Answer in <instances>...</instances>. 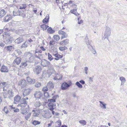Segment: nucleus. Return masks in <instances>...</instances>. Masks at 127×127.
<instances>
[{"label": "nucleus", "instance_id": "nucleus-60", "mask_svg": "<svg viewBox=\"0 0 127 127\" xmlns=\"http://www.w3.org/2000/svg\"><path fill=\"white\" fill-rule=\"evenodd\" d=\"M88 48L91 50H92V49H93V47L91 45H87Z\"/></svg>", "mask_w": 127, "mask_h": 127}, {"label": "nucleus", "instance_id": "nucleus-11", "mask_svg": "<svg viewBox=\"0 0 127 127\" xmlns=\"http://www.w3.org/2000/svg\"><path fill=\"white\" fill-rule=\"evenodd\" d=\"M0 70L2 72H7L8 71V69L7 66L3 65L1 66Z\"/></svg>", "mask_w": 127, "mask_h": 127}, {"label": "nucleus", "instance_id": "nucleus-28", "mask_svg": "<svg viewBox=\"0 0 127 127\" xmlns=\"http://www.w3.org/2000/svg\"><path fill=\"white\" fill-rule=\"evenodd\" d=\"M6 13L5 10L3 9L0 11V18L3 17Z\"/></svg>", "mask_w": 127, "mask_h": 127}, {"label": "nucleus", "instance_id": "nucleus-10", "mask_svg": "<svg viewBox=\"0 0 127 127\" xmlns=\"http://www.w3.org/2000/svg\"><path fill=\"white\" fill-rule=\"evenodd\" d=\"M70 86V85L66 83H64L62 85L61 88L63 90H65L67 89Z\"/></svg>", "mask_w": 127, "mask_h": 127}, {"label": "nucleus", "instance_id": "nucleus-57", "mask_svg": "<svg viewBox=\"0 0 127 127\" xmlns=\"http://www.w3.org/2000/svg\"><path fill=\"white\" fill-rule=\"evenodd\" d=\"M85 39H87V40L86 41V44L87 45H90V43L89 40L88 39V37L87 36L86 37Z\"/></svg>", "mask_w": 127, "mask_h": 127}, {"label": "nucleus", "instance_id": "nucleus-31", "mask_svg": "<svg viewBox=\"0 0 127 127\" xmlns=\"http://www.w3.org/2000/svg\"><path fill=\"white\" fill-rule=\"evenodd\" d=\"M61 125V120L58 121L56 123L55 127H59Z\"/></svg>", "mask_w": 127, "mask_h": 127}, {"label": "nucleus", "instance_id": "nucleus-3", "mask_svg": "<svg viewBox=\"0 0 127 127\" xmlns=\"http://www.w3.org/2000/svg\"><path fill=\"white\" fill-rule=\"evenodd\" d=\"M25 55L26 57V62L30 63L33 62L35 60V58L33 56H32L31 53L29 52L25 53Z\"/></svg>", "mask_w": 127, "mask_h": 127}, {"label": "nucleus", "instance_id": "nucleus-1", "mask_svg": "<svg viewBox=\"0 0 127 127\" xmlns=\"http://www.w3.org/2000/svg\"><path fill=\"white\" fill-rule=\"evenodd\" d=\"M3 97L4 98H10L13 96V94L11 90H9L6 87L3 88Z\"/></svg>", "mask_w": 127, "mask_h": 127}, {"label": "nucleus", "instance_id": "nucleus-5", "mask_svg": "<svg viewBox=\"0 0 127 127\" xmlns=\"http://www.w3.org/2000/svg\"><path fill=\"white\" fill-rule=\"evenodd\" d=\"M28 98L27 97H24L21 100L20 102L21 103L18 104V106L22 107L23 106V104H27V102L26 101V100H28Z\"/></svg>", "mask_w": 127, "mask_h": 127}, {"label": "nucleus", "instance_id": "nucleus-44", "mask_svg": "<svg viewBox=\"0 0 127 127\" xmlns=\"http://www.w3.org/2000/svg\"><path fill=\"white\" fill-rule=\"evenodd\" d=\"M88 68L86 66L84 67V72L85 74L86 75L88 73Z\"/></svg>", "mask_w": 127, "mask_h": 127}, {"label": "nucleus", "instance_id": "nucleus-35", "mask_svg": "<svg viewBox=\"0 0 127 127\" xmlns=\"http://www.w3.org/2000/svg\"><path fill=\"white\" fill-rule=\"evenodd\" d=\"M40 123V122L35 120H34L32 123V124L35 126L39 125Z\"/></svg>", "mask_w": 127, "mask_h": 127}, {"label": "nucleus", "instance_id": "nucleus-54", "mask_svg": "<svg viewBox=\"0 0 127 127\" xmlns=\"http://www.w3.org/2000/svg\"><path fill=\"white\" fill-rule=\"evenodd\" d=\"M44 95L45 96L46 98H48L49 97V95L48 93L46 92L44 93Z\"/></svg>", "mask_w": 127, "mask_h": 127}, {"label": "nucleus", "instance_id": "nucleus-55", "mask_svg": "<svg viewBox=\"0 0 127 127\" xmlns=\"http://www.w3.org/2000/svg\"><path fill=\"white\" fill-rule=\"evenodd\" d=\"M52 49L53 50V52H54L56 53L57 52V49L55 47H52Z\"/></svg>", "mask_w": 127, "mask_h": 127}, {"label": "nucleus", "instance_id": "nucleus-32", "mask_svg": "<svg viewBox=\"0 0 127 127\" xmlns=\"http://www.w3.org/2000/svg\"><path fill=\"white\" fill-rule=\"evenodd\" d=\"M49 27V26H48L44 24H43L41 26V28L43 30H46Z\"/></svg>", "mask_w": 127, "mask_h": 127}, {"label": "nucleus", "instance_id": "nucleus-21", "mask_svg": "<svg viewBox=\"0 0 127 127\" xmlns=\"http://www.w3.org/2000/svg\"><path fill=\"white\" fill-rule=\"evenodd\" d=\"M62 76L60 74H56V76L54 78V80H61L62 78Z\"/></svg>", "mask_w": 127, "mask_h": 127}, {"label": "nucleus", "instance_id": "nucleus-50", "mask_svg": "<svg viewBox=\"0 0 127 127\" xmlns=\"http://www.w3.org/2000/svg\"><path fill=\"white\" fill-rule=\"evenodd\" d=\"M6 83L4 82H1L0 83V85L2 86L3 87H6L5 86L6 85Z\"/></svg>", "mask_w": 127, "mask_h": 127}, {"label": "nucleus", "instance_id": "nucleus-52", "mask_svg": "<svg viewBox=\"0 0 127 127\" xmlns=\"http://www.w3.org/2000/svg\"><path fill=\"white\" fill-rule=\"evenodd\" d=\"M48 101L51 102H54L56 101L54 99H48Z\"/></svg>", "mask_w": 127, "mask_h": 127}, {"label": "nucleus", "instance_id": "nucleus-6", "mask_svg": "<svg viewBox=\"0 0 127 127\" xmlns=\"http://www.w3.org/2000/svg\"><path fill=\"white\" fill-rule=\"evenodd\" d=\"M50 64L49 62L45 59H43L41 60V64L43 66H48L50 65Z\"/></svg>", "mask_w": 127, "mask_h": 127}, {"label": "nucleus", "instance_id": "nucleus-63", "mask_svg": "<svg viewBox=\"0 0 127 127\" xmlns=\"http://www.w3.org/2000/svg\"><path fill=\"white\" fill-rule=\"evenodd\" d=\"M40 48L43 51H45V49L43 47L41 46L40 47Z\"/></svg>", "mask_w": 127, "mask_h": 127}, {"label": "nucleus", "instance_id": "nucleus-48", "mask_svg": "<svg viewBox=\"0 0 127 127\" xmlns=\"http://www.w3.org/2000/svg\"><path fill=\"white\" fill-rule=\"evenodd\" d=\"M55 41L53 40L50 41L49 42V44L50 46L53 45L55 43Z\"/></svg>", "mask_w": 127, "mask_h": 127}, {"label": "nucleus", "instance_id": "nucleus-40", "mask_svg": "<svg viewBox=\"0 0 127 127\" xmlns=\"http://www.w3.org/2000/svg\"><path fill=\"white\" fill-rule=\"evenodd\" d=\"M67 49V48L65 46H61L60 47H59V49L61 51H63L64 50H66Z\"/></svg>", "mask_w": 127, "mask_h": 127}, {"label": "nucleus", "instance_id": "nucleus-25", "mask_svg": "<svg viewBox=\"0 0 127 127\" xmlns=\"http://www.w3.org/2000/svg\"><path fill=\"white\" fill-rule=\"evenodd\" d=\"M49 16L48 15H47L46 16V17L44 19L43 21V22L44 23H45L46 24L48 23L49 20Z\"/></svg>", "mask_w": 127, "mask_h": 127}, {"label": "nucleus", "instance_id": "nucleus-59", "mask_svg": "<svg viewBox=\"0 0 127 127\" xmlns=\"http://www.w3.org/2000/svg\"><path fill=\"white\" fill-rule=\"evenodd\" d=\"M94 54H95L96 53V52L95 49H94L93 48L92 49V50H91Z\"/></svg>", "mask_w": 127, "mask_h": 127}, {"label": "nucleus", "instance_id": "nucleus-13", "mask_svg": "<svg viewBox=\"0 0 127 127\" xmlns=\"http://www.w3.org/2000/svg\"><path fill=\"white\" fill-rule=\"evenodd\" d=\"M53 55L56 57V58H54V59L56 60H59L60 59L62 58L63 57V55L62 54L60 55L58 53L53 54Z\"/></svg>", "mask_w": 127, "mask_h": 127}, {"label": "nucleus", "instance_id": "nucleus-47", "mask_svg": "<svg viewBox=\"0 0 127 127\" xmlns=\"http://www.w3.org/2000/svg\"><path fill=\"white\" fill-rule=\"evenodd\" d=\"M48 88L46 86L44 87L42 89V90L43 91L46 92L48 90Z\"/></svg>", "mask_w": 127, "mask_h": 127}, {"label": "nucleus", "instance_id": "nucleus-23", "mask_svg": "<svg viewBox=\"0 0 127 127\" xmlns=\"http://www.w3.org/2000/svg\"><path fill=\"white\" fill-rule=\"evenodd\" d=\"M23 39L21 37H19L16 39L15 40V43L17 44H19L23 41Z\"/></svg>", "mask_w": 127, "mask_h": 127}, {"label": "nucleus", "instance_id": "nucleus-43", "mask_svg": "<svg viewBox=\"0 0 127 127\" xmlns=\"http://www.w3.org/2000/svg\"><path fill=\"white\" fill-rule=\"evenodd\" d=\"M48 59L50 61H51L54 59V58L49 53H48Z\"/></svg>", "mask_w": 127, "mask_h": 127}, {"label": "nucleus", "instance_id": "nucleus-15", "mask_svg": "<svg viewBox=\"0 0 127 127\" xmlns=\"http://www.w3.org/2000/svg\"><path fill=\"white\" fill-rule=\"evenodd\" d=\"M30 91L31 90L29 88L25 90L23 93V95L25 97L26 96L29 95L30 92Z\"/></svg>", "mask_w": 127, "mask_h": 127}, {"label": "nucleus", "instance_id": "nucleus-7", "mask_svg": "<svg viewBox=\"0 0 127 127\" xmlns=\"http://www.w3.org/2000/svg\"><path fill=\"white\" fill-rule=\"evenodd\" d=\"M33 71L35 73L37 74H39L41 71V67L40 66L37 65L33 69Z\"/></svg>", "mask_w": 127, "mask_h": 127}, {"label": "nucleus", "instance_id": "nucleus-39", "mask_svg": "<svg viewBox=\"0 0 127 127\" xmlns=\"http://www.w3.org/2000/svg\"><path fill=\"white\" fill-rule=\"evenodd\" d=\"M62 36L61 37V39H62L64 38H66L68 37V35L67 33H66L65 32L62 35Z\"/></svg>", "mask_w": 127, "mask_h": 127}, {"label": "nucleus", "instance_id": "nucleus-26", "mask_svg": "<svg viewBox=\"0 0 127 127\" xmlns=\"http://www.w3.org/2000/svg\"><path fill=\"white\" fill-rule=\"evenodd\" d=\"M13 49V47L12 46H8L4 48V50L6 49L7 51L9 52L11 51Z\"/></svg>", "mask_w": 127, "mask_h": 127}, {"label": "nucleus", "instance_id": "nucleus-37", "mask_svg": "<svg viewBox=\"0 0 127 127\" xmlns=\"http://www.w3.org/2000/svg\"><path fill=\"white\" fill-rule=\"evenodd\" d=\"M76 85H77L78 88L81 89L82 87V86L80 83L79 82H77L75 84Z\"/></svg>", "mask_w": 127, "mask_h": 127}, {"label": "nucleus", "instance_id": "nucleus-36", "mask_svg": "<svg viewBox=\"0 0 127 127\" xmlns=\"http://www.w3.org/2000/svg\"><path fill=\"white\" fill-rule=\"evenodd\" d=\"M53 38L55 40L57 41H58L60 39V37L58 35H54L53 36Z\"/></svg>", "mask_w": 127, "mask_h": 127}, {"label": "nucleus", "instance_id": "nucleus-34", "mask_svg": "<svg viewBox=\"0 0 127 127\" xmlns=\"http://www.w3.org/2000/svg\"><path fill=\"white\" fill-rule=\"evenodd\" d=\"M42 105V103H40L39 101H36L34 105L36 107H39Z\"/></svg>", "mask_w": 127, "mask_h": 127}, {"label": "nucleus", "instance_id": "nucleus-8", "mask_svg": "<svg viewBox=\"0 0 127 127\" xmlns=\"http://www.w3.org/2000/svg\"><path fill=\"white\" fill-rule=\"evenodd\" d=\"M13 13L14 16L19 15L23 17L25 16L24 13L21 14L19 10H15L13 11Z\"/></svg>", "mask_w": 127, "mask_h": 127}, {"label": "nucleus", "instance_id": "nucleus-53", "mask_svg": "<svg viewBox=\"0 0 127 127\" xmlns=\"http://www.w3.org/2000/svg\"><path fill=\"white\" fill-rule=\"evenodd\" d=\"M41 83H36L35 86L36 87H39L41 86Z\"/></svg>", "mask_w": 127, "mask_h": 127}, {"label": "nucleus", "instance_id": "nucleus-41", "mask_svg": "<svg viewBox=\"0 0 127 127\" xmlns=\"http://www.w3.org/2000/svg\"><path fill=\"white\" fill-rule=\"evenodd\" d=\"M28 46L27 42H24L21 46V48H26Z\"/></svg>", "mask_w": 127, "mask_h": 127}, {"label": "nucleus", "instance_id": "nucleus-17", "mask_svg": "<svg viewBox=\"0 0 127 127\" xmlns=\"http://www.w3.org/2000/svg\"><path fill=\"white\" fill-rule=\"evenodd\" d=\"M27 82L30 84H33L35 82V81L34 79H32L29 77H27Z\"/></svg>", "mask_w": 127, "mask_h": 127}, {"label": "nucleus", "instance_id": "nucleus-38", "mask_svg": "<svg viewBox=\"0 0 127 127\" xmlns=\"http://www.w3.org/2000/svg\"><path fill=\"white\" fill-rule=\"evenodd\" d=\"M79 122L80 124H82L83 126L85 125L86 123V122L83 120H80L79 121Z\"/></svg>", "mask_w": 127, "mask_h": 127}, {"label": "nucleus", "instance_id": "nucleus-14", "mask_svg": "<svg viewBox=\"0 0 127 127\" xmlns=\"http://www.w3.org/2000/svg\"><path fill=\"white\" fill-rule=\"evenodd\" d=\"M21 61V58L19 57H18L14 60L13 63L14 64H17L18 65L20 63Z\"/></svg>", "mask_w": 127, "mask_h": 127}, {"label": "nucleus", "instance_id": "nucleus-46", "mask_svg": "<svg viewBox=\"0 0 127 127\" xmlns=\"http://www.w3.org/2000/svg\"><path fill=\"white\" fill-rule=\"evenodd\" d=\"M31 114L30 113H29L25 117V119L26 120H28L30 117Z\"/></svg>", "mask_w": 127, "mask_h": 127}, {"label": "nucleus", "instance_id": "nucleus-12", "mask_svg": "<svg viewBox=\"0 0 127 127\" xmlns=\"http://www.w3.org/2000/svg\"><path fill=\"white\" fill-rule=\"evenodd\" d=\"M12 18V16L10 14H8L4 18L3 21L4 22H7L11 19Z\"/></svg>", "mask_w": 127, "mask_h": 127}, {"label": "nucleus", "instance_id": "nucleus-4", "mask_svg": "<svg viewBox=\"0 0 127 127\" xmlns=\"http://www.w3.org/2000/svg\"><path fill=\"white\" fill-rule=\"evenodd\" d=\"M111 30L110 28L108 27H106L105 31L104 34V36L105 37L104 39L107 38L108 39V37L110 36L111 34Z\"/></svg>", "mask_w": 127, "mask_h": 127}, {"label": "nucleus", "instance_id": "nucleus-29", "mask_svg": "<svg viewBox=\"0 0 127 127\" xmlns=\"http://www.w3.org/2000/svg\"><path fill=\"white\" fill-rule=\"evenodd\" d=\"M120 79L121 81V85H123L126 81L125 78L123 77H120Z\"/></svg>", "mask_w": 127, "mask_h": 127}, {"label": "nucleus", "instance_id": "nucleus-58", "mask_svg": "<svg viewBox=\"0 0 127 127\" xmlns=\"http://www.w3.org/2000/svg\"><path fill=\"white\" fill-rule=\"evenodd\" d=\"M21 64L22 65H23L24 66H26L27 65V64L26 62H23Z\"/></svg>", "mask_w": 127, "mask_h": 127}, {"label": "nucleus", "instance_id": "nucleus-62", "mask_svg": "<svg viewBox=\"0 0 127 127\" xmlns=\"http://www.w3.org/2000/svg\"><path fill=\"white\" fill-rule=\"evenodd\" d=\"M13 111L15 112H17L19 111V109L18 108H16L13 110Z\"/></svg>", "mask_w": 127, "mask_h": 127}, {"label": "nucleus", "instance_id": "nucleus-42", "mask_svg": "<svg viewBox=\"0 0 127 127\" xmlns=\"http://www.w3.org/2000/svg\"><path fill=\"white\" fill-rule=\"evenodd\" d=\"M41 53V51L39 49H36L35 51V53L34 54H35V56L36 57L38 58V56H37V54H36L38 53Z\"/></svg>", "mask_w": 127, "mask_h": 127}, {"label": "nucleus", "instance_id": "nucleus-24", "mask_svg": "<svg viewBox=\"0 0 127 127\" xmlns=\"http://www.w3.org/2000/svg\"><path fill=\"white\" fill-rule=\"evenodd\" d=\"M54 86L53 84L51 82H49L47 84L46 87L50 89L53 88Z\"/></svg>", "mask_w": 127, "mask_h": 127}, {"label": "nucleus", "instance_id": "nucleus-9", "mask_svg": "<svg viewBox=\"0 0 127 127\" xmlns=\"http://www.w3.org/2000/svg\"><path fill=\"white\" fill-rule=\"evenodd\" d=\"M42 95V94L39 91H36L34 94V97L36 99L41 98Z\"/></svg>", "mask_w": 127, "mask_h": 127}, {"label": "nucleus", "instance_id": "nucleus-19", "mask_svg": "<svg viewBox=\"0 0 127 127\" xmlns=\"http://www.w3.org/2000/svg\"><path fill=\"white\" fill-rule=\"evenodd\" d=\"M26 81L25 80H22L20 81L19 85L21 86L22 87L25 86L26 85Z\"/></svg>", "mask_w": 127, "mask_h": 127}, {"label": "nucleus", "instance_id": "nucleus-22", "mask_svg": "<svg viewBox=\"0 0 127 127\" xmlns=\"http://www.w3.org/2000/svg\"><path fill=\"white\" fill-rule=\"evenodd\" d=\"M32 111L34 112L33 114L34 116L37 117L40 113V111L39 110H33Z\"/></svg>", "mask_w": 127, "mask_h": 127}, {"label": "nucleus", "instance_id": "nucleus-51", "mask_svg": "<svg viewBox=\"0 0 127 127\" xmlns=\"http://www.w3.org/2000/svg\"><path fill=\"white\" fill-rule=\"evenodd\" d=\"M65 32L62 31V30H60L58 32V34H59L62 35Z\"/></svg>", "mask_w": 127, "mask_h": 127}, {"label": "nucleus", "instance_id": "nucleus-27", "mask_svg": "<svg viewBox=\"0 0 127 127\" xmlns=\"http://www.w3.org/2000/svg\"><path fill=\"white\" fill-rule=\"evenodd\" d=\"M99 102L100 103V105L101 106V107L102 109H106V104L104 103L103 102L99 101Z\"/></svg>", "mask_w": 127, "mask_h": 127}, {"label": "nucleus", "instance_id": "nucleus-30", "mask_svg": "<svg viewBox=\"0 0 127 127\" xmlns=\"http://www.w3.org/2000/svg\"><path fill=\"white\" fill-rule=\"evenodd\" d=\"M47 31L48 33L50 34H52L55 32V31L53 30L51 27L47 29Z\"/></svg>", "mask_w": 127, "mask_h": 127}, {"label": "nucleus", "instance_id": "nucleus-56", "mask_svg": "<svg viewBox=\"0 0 127 127\" xmlns=\"http://www.w3.org/2000/svg\"><path fill=\"white\" fill-rule=\"evenodd\" d=\"M26 5H25V6L23 5H22L20 6L19 8L20 9H25L26 7V6H25Z\"/></svg>", "mask_w": 127, "mask_h": 127}, {"label": "nucleus", "instance_id": "nucleus-2", "mask_svg": "<svg viewBox=\"0 0 127 127\" xmlns=\"http://www.w3.org/2000/svg\"><path fill=\"white\" fill-rule=\"evenodd\" d=\"M10 33L7 32L4 33L3 36L5 38L4 42L6 44H10L13 40V37L10 36Z\"/></svg>", "mask_w": 127, "mask_h": 127}, {"label": "nucleus", "instance_id": "nucleus-20", "mask_svg": "<svg viewBox=\"0 0 127 127\" xmlns=\"http://www.w3.org/2000/svg\"><path fill=\"white\" fill-rule=\"evenodd\" d=\"M69 43V40L68 39H66L64 40L63 41H61L60 44L61 45H66Z\"/></svg>", "mask_w": 127, "mask_h": 127}, {"label": "nucleus", "instance_id": "nucleus-16", "mask_svg": "<svg viewBox=\"0 0 127 127\" xmlns=\"http://www.w3.org/2000/svg\"><path fill=\"white\" fill-rule=\"evenodd\" d=\"M48 71L51 73V74L54 73L55 72V70L53 67L51 66H48Z\"/></svg>", "mask_w": 127, "mask_h": 127}, {"label": "nucleus", "instance_id": "nucleus-49", "mask_svg": "<svg viewBox=\"0 0 127 127\" xmlns=\"http://www.w3.org/2000/svg\"><path fill=\"white\" fill-rule=\"evenodd\" d=\"M77 9H72L70 11L71 13L75 15V14L77 12Z\"/></svg>", "mask_w": 127, "mask_h": 127}, {"label": "nucleus", "instance_id": "nucleus-18", "mask_svg": "<svg viewBox=\"0 0 127 127\" xmlns=\"http://www.w3.org/2000/svg\"><path fill=\"white\" fill-rule=\"evenodd\" d=\"M21 97L18 95H16L14 98V102L15 104H17L20 101Z\"/></svg>", "mask_w": 127, "mask_h": 127}, {"label": "nucleus", "instance_id": "nucleus-61", "mask_svg": "<svg viewBox=\"0 0 127 127\" xmlns=\"http://www.w3.org/2000/svg\"><path fill=\"white\" fill-rule=\"evenodd\" d=\"M79 82L83 85L85 84V82L83 80H80L79 81Z\"/></svg>", "mask_w": 127, "mask_h": 127}, {"label": "nucleus", "instance_id": "nucleus-33", "mask_svg": "<svg viewBox=\"0 0 127 127\" xmlns=\"http://www.w3.org/2000/svg\"><path fill=\"white\" fill-rule=\"evenodd\" d=\"M15 53L17 54L18 55L21 56L22 55V53L21 50L19 49H17L15 50Z\"/></svg>", "mask_w": 127, "mask_h": 127}, {"label": "nucleus", "instance_id": "nucleus-45", "mask_svg": "<svg viewBox=\"0 0 127 127\" xmlns=\"http://www.w3.org/2000/svg\"><path fill=\"white\" fill-rule=\"evenodd\" d=\"M3 111H4L6 114H7L9 112L7 108V106L5 107L3 109Z\"/></svg>", "mask_w": 127, "mask_h": 127}, {"label": "nucleus", "instance_id": "nucleus-64", "mask_svg": "<svg viewBox=\"0 0 127 127\" xmlns=\"http://www.w3.org/2000/svg\"><path fill=\"white\" fill-rule=\"evenodd\" d=\"M9 107L11 108V109L14 110L15 109V108L14 107H13L12 105H10Z\"/></svg>", "mask_w": 127, "mask_h": 127}]
</instances>
